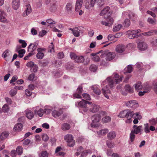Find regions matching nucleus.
I'll return each mask as SVG.
<instances>
[{
    "instance_id": "obj_1",
    "label": "nucleus",
    "mask_w": 157,
    "mask_h": 157,
    "mask_svg": "<svg viewBox=\"0 0 157 157\" xmlns=\"http://www.w3.org/2000/svg\"><path fill=\"white\" fill-rule=\"evenodd\" d=\"M114 83L111 77L108 78L105 81L103 82L101 84V86H105L103 87L102 89V92L104 96L107 99L109 98L110 95V92L109 87L112 88L114 86Z\"/></svg>"
},
{
    "instance_id": "obj_2",
    "label": "nucleus",
    "mask_w": 157,
    "mask_h": 157,
    "mask_svg": "<svg viewBox=\"0 0 157 157\" xmlns=\"http://www.w3.org/2000/svg\"><path fill=\"white\" fill-rule=\"evenodd\" d=\"M106 113L104 111H101L100 112V114H95L92 116V123L91 125L93 127H97L99 126L98 124L96 123H98L101 120V117L100 115L102 116L106 115Z\"/></svg>"
},
{
    "instance_id": "obj_3",
    "label": "nucleus",
    "mask_w": 157,
    "mask_h": 157,
    "mask_svg": "<svg viewBox=\"0 0 157 157\" xmlns=\"http://www.w3.org/2000/svg\"><path fill=\"white\" fill-rule=\"evenodd\" d=\"M90 102L86 101L84 100H82V101L76 103L75 105L81 108H83V111L86 112L88 110V107L89 104Z\"/></svg>"
},
{
    "instance_id": "obj_4",
    "label": "nucleus",
    "mask_w": 157,
    "mask_h": 157,
    "mask_svg": "<svg viewBox=\"0 0 157 157\" xmlns=\"http://www.w3.org/2000/svg\"><path fill=\"white\" fill-rule=\"evenodd\" d=\"M101 53V54L100 56L101 57V58L104 57L105 55V52L103 51L102 50H101L100 51L96 53H91V56H94V57L92 58L93 60L96 62H98L100 60V58L99 56H97V55Z\"/></svg>"
},
{
    "instance_id": "obj_5",
    "label": "nucleus",
    "mask_w": 157,
    "mask_h": 157,
    "mask_svg": "<svg viewBox=\"0 0 157 157\" xmlns=\"http://www.w3.org/2000/svg\"><path fill=\"white\" fill-rule=\"evenodd\" d=\"M65 140L68 143V145L70 147H73L75 144V142L73 140V137L72 135L67 134L64 137Z\"/></svg>"
},
{
    "instance_id": "obj_6",
    "label": "nucleus",
    "mask_w": 157,
    "mask_h": 157,
    "mask_svg": "<svg viewBox=\"0 0 157 157\" xmlns=\"http://www.w3.org/2000/svg\"><path fill=\"white\" fill-rule=\"evenodd\" d=\"M136 117L139 120L141 118V116L139 115L138 113H134L133 111H131L127 110V113L126 114L125 117L128 120L130 121L132 117L136 118Z\"/></svg>"
},
{
    "instance_id": "obj_7",
    "label": "nucleus",
    "mask_w": 157,
    "mask_h": 157,
    "mask_svg": "<svg viewBox=\"0 0 157 157\" xmlns=\"http://www.w3.org/2000/svg\"><path fill=\"white\" fill-rule=\"evenodd\" d=\"M140 32L141 30L139 29L133 30H129L127 32V33L129 38L132 39L136 37L137 36V34Z\"/></svg>"
},
{
    "instance_id": "obj_8",
    "label": "nucleus",
    "mask_w": 157,
    "mask_h": 157,
    "mask_svg": "<svg viewBox=\"0 0 157 157\" xmlns=\"http://www.w3.org/2000/svg\"><path fill=\"white\" fill-rule=\"evenodd\" d=\"M88 107L90 111L93 113L97 112L99 110L100 108L99 105L95 104L92 103L91 102H90V103L89 104Z\"/></svg>"
},
{
    "instance_id": "obj_9",
    "label": "nucleus",
    "mask_w": 157,
    "mask_h": 157,
    "mask_svg": "<svg viewBox=\"0 0 157 157\" xmlns=\"http://www.w3.org/2000/svg\"><path fill=\"white\" fill-rule=\"evenodd\" d=\"M38 44V41H36L33 43H31L28 47V49H44L40 48Z\"/></svg>"
},
{
    "instance_id": "obj_10",
    "label": "nucleus",
    "mask_w": 157,
    "mask_h": 157,
    "mask_svg": "<svg viewBox=\"0 0 157 157\" xmlns=\"http://www.w3.org/2000/svg\"><path fill=\"white\" fill-rule=\"evenodd\" d=\"M6 16L5 12L3 10H0V21L4 23H7Z\"/></svg>"
},
{
    "instance_id": "obj_11",
    "label": "nucleus",
    "mask_w": 157,
    "mask_h": 157,
    "mask_svg": "<svg viewBox=\"0 0 157 157\" xmlns=\"http://www.w3.org/2000/svg\"><path fill=\"white\" fill-rule=\"evenodd\" d=\"M20 5V0H12V7L14 10H17L18 9Z\"/></svg>"
},
{
    "instance_id": "obj_12",
    "label": "nucleus",
    "mask_w": 157,
    "mask_h": 157,
    "mask_svg": "<svg viewBox=\"0 0 157 157\" xmlns=\"http://www.w3.org/2000/svg\"><path fill=\"white\" fill-rule=\"evenodd\" d=\"M78 92L75 93L73 94L74 97L76 98H81V94L82 92V88L81 86H79L77 89Z\"/></svg>"
},
{
    "instance_id": "obj_13",
    "label": "nucleus",
    "mask_w": 157,
    "mask_h": 157,
    "mask_svg": "<svg viewBox=\"0 0 157 157\" xmlns=\"http://www.w3.org/2000/svg\"><path fill=\"white\" fill-rule=\"evenodd\" d=\"M62 109H60L58 110H54L52 112V116L55 118H57L61 116L63 113Z\"/></svg>"
},
{
    "instance_id": "obj_14",
    "label": "nucleus",
    "mask_w": 157,
    "mask_h": 157,
    "mask_svg": "<svg viewBox=\"0 0 157 157\" xmlns=\"http://www.w3.org/2000/svg\"><path fill=\"white\" fill-rule=\"evenodd\" d=\"M2 56L5 58L6 60L8 61L9 58H11V55L9 50H6L2 54Z\"/></svg>"
},
{
    "instance_id": "obj_15",
    "label": "nucleus",
    "mask_w": 157,
    "mask_h": 157,
    "mask_svg": "<svg viewBox=\"0 0 157 157\" xmlns=\"http://www.w3.org/2000/svg\"><path fill=\"white\" fill-rule=\"evenodd\" d=\"M113 19L111 17H109L107 20V21H101V23L103 25L106 26H110L113 24Z\"/></svg>"
},
{
    "instance_id": "obj_16",
    "label": "nucleus",
    "mask_w": 157,
    "mask_h": 157,
    "mask_svg": "<svg viewBox=\"0 0 157 157\" xmlns=\"http://www.w3.org/2000/svg\"><path fill=\"white\" fill-rule=\"evenodd\" d=\"M115 56V54L113 52H109L106 55V59L110 61L113 59Z\"/></svg>"
},
{
    "instance_id": "obj_17",
    "label": "nucleus",
    "mask_w": 157,
    "mask_h": 157,
    "mask_svg": "<svg viewBox=\"0 0 157 157\" xmlns=\"http://www.w3.org/2000/svg\"><path fill=\"white\" fill-rule=\"evenodd\" d=\"M83 3L82 0H77L76 2L75 10L78 11L80 9Z\"/></svg>"
},
{
    "instance_id": "obj_18",
    "label": "nucleus",
    "mask_w": 157,
    "mask_h": 157,
    "mask_svg": "<svg viewBox=\"0 0 157 157\" xmlns=\"http://www.w3.org/2000/svg\"><path fill=\"white\" fill-rule=\"evenodd\" d=\"M26 117L29 119H32L34 117V114L33 112L29 109L25 111Z\"/></svg>"
},
{
    "instance_id": "obj_19",
    "label": "nucleus",
    "mask_w": 157,
    "mask_h": 157,
    "mask_svg": "<svg viewBox=\"0 0 157 157\" xmlns=\"http://www.w3.org/2000/svg\"><path fill=\"white\" fill-rule=\"evenodd\" d=\"M31 12L30 6L29 5H28L26 6V10L23 13V15L25 17L28 15Z\"/></svg>"
},
{
    "instance_id": "obj_20",
    "label": "nucleus",
    "mask_w": 157,
    "mask_h": 157,
    "mask_svg": "<svg viewBox=\"0 0 157 157\" xmlns=\"http://www.w3.org/2000/svg\"><path fill=\"white\" fill-rule=\"evenodd\" d=\"M134 130L132 131L135 134H137L141 132V130L142 128L141 126H139L137 127L136 125H134L133 126Z\"/></svg>"
},
{
    "instance_id": "obj_21",
    "label": "nucleus",
    "mask_w": 157,
    "mask_h": 157,
    "mask_svg": "<svg viewBox=\"0 0 157 157\" xmlns=\"http://www.w3.org/2000/svg\"><path fill=\"white\" fill-rule=\"evenodd\" d=\"M116 135V133L115 132L112 131L107 134V136L108 139L109 140H112L115 138Z\"/></svg>"
},
{
    "instance_id": "obj_22",
    "label": "nucleus",
    "mask_w": 157,
    "mask_h": 157,
    "mask_svg": "<svg viewBox=\"0 0 157 157\" xmlns=\"http://www.w3.org/2000/svg\"><path fill=\"white\" fill-rule=\"evenodd\" d=\"M22 127V124L21 123H18L15 125L13 129L16 132H19L21 130Z\"/></svg>"
},
{
    "instance_id": "obj_23",
    "label": "nucleus",
    "mask_w": 157,
    "mask_h": 157,
    "mask_svg": "<svg viewBox=\"0 0 157 157\" xmlns=\"http://www.w3.org/2000/svg\"><path fill=\"white\" fill-rule=\"evenodd\" d=\"M133 70V68L132 67V65H129L124 69V73L125 75H126L128 73H130Z\"/></svg>"
},
{
    "instance_id": "obj_24",
    "label": "nucleus",
    "mask_w": 157,
    "mask_h": 157,
    "mask_svg": "<svg viewBox=\"0 0 157 157\" xmlns=\"http://www.w3.org/2000/svg\"><path fill=\"white\" fill-rule=\"evenodd\" d=\"M137 104L135 100H132L128 101L126 103V105L128 107H133L136 104L137 105Z\"/></svg>"
},
{
    "instance_id": "obj_25",
    "label": "nucleus",
    "mask_w": 157,
    "mask_h": 157,
    "mask_svg": "<svg viewBox=\"0 0 157 157\" xmlns=\"http://www.w3.org/2000/svg\"><path fill=\"white\" fill-rule=\"evenodd\" d=\"M70 125L67 123H64L62 124L61 129L63 131H66L70 129Z\"/></svg>"
},
{
    "instance_id": "obj_26",
    "label": "nucleus",
    "mask_w": 157,
    "mask_h": 157,
    "mask_svg": "<svg viewBox=\"0 0 157 157\" xmlns=\"http://www.w3.org/2000/svg\"><path fill=\"white\" fill-rule=\"evenodd\" d=\"M109 131V130L107 128L102 129L98 132V135L100 136H101L105 135Z\"/></svg>"
},
{
    "instance_id": "obj_27",
    "label": "nucleus",
    "mask_w": 157,
    "mask_h": 157,
    "mask_svg": "<svg viewBox=\"0 0 157 157\" xmlns=\"http://www.w3.org/2000/svg\"><path fill=\"white\" fill-rule=\"evenodd\" d=\"M84 61V57L82 56H77L75 62L77 63H82Z\"/></svg>"
},
{
    "instance_id": "obj_28",
    "label": "nucleus",
    "mask_w": 157,
    "mask_h": 157,
    "mask_svg": "<svg viewBox=\"0 0 157 157\" xmlns=\"http://www.w3.org/2000/svg\"><path fill=\"white\" fill-rule=\"evenodd\" d=\"M114 78L115 80L116 84H117L122 81V77H120L117 74H115L114 76Z\"/></svg>"
},
{
    "instance_id": "obj_29",
    "label": "nucleus",
    "mask_w": 157,
    "mask_h": 157,
    "mask_svg": "<svg viewBox=\"0 0 157 157\" xmlns=\"http://www.w3.org/2000/svg\"><path fill=\"white\" fill-rule=\"evenodd\" d=\"M135 89L138 91L141 90L143 86L140 82H138L135 84Z\"/></svg>"
},
{
    "instance_id": "obj_30",
    "label": "nucleus",
    "mask_w": 157,
    "mask_h": 157,
    "mask_svg": "<svg viewBox=\"0 0 157 157\" xmlns=\"http://www.w3.org/2000/svg\"><path fill=\"white\" fill-rule=\"evenodd\" d=\"M139 5H140V10L141 11H142V5H143L144 6L146 5L147 4V0H139Z\"/></svg>"
},
{
    "instance_id": "obj_31",
    "label": "nucleus",
    "mask_w": 157,
    "mask_h": 157,
    "mask_svg": "<svg viewBox=\"0 0 157 157\" xmlns=\"http://www.w3.org/2000/svg\"><path fill=\"white\" fill-rule=\"evenodd\" d=\"M34 113L39 117H41L44 114V110L41 109H40L38 110H36L34 111Z\"/></svg>"
},
{
    "instance_id": "obj_32",
    "label": "nucleus",
    "mask_w": 157,
    "mask_h": 157,
    "mask_svg": "<svg viewBox=\"0 0 157 157\" xmlns=\"http://www.w3.org/2000/svg\"><path fill=\"white\" fill-rule=\"evenodd\" d=\"M80 30L78 28H74V30L73 33L74 36L78 37L79 36Z\"/></svg>"
},
{
    "instance_id": "obj_33",
    "label": "nucleus",
    "mask_w": 157,
    "mask_h": 157,
    "mask_svg": "<svg viewBox=\"0 0 157 157\" xmlns=\"http://www.w3.org/2000/svg\"><path fill=\"white\" fill-rule=\"evenodd\" d=\"M66 10L67 11L70 13H71L72 9V3H68L67 4L66 6Z\"/></svg>"
},
{
    "instance_id": "obj_34",
    "label": "nucleus",
    "mask_w": 157,
    "mask_h": 157,
    "mask_svg": "<svg viewBox=\"0 0 157 157\" xmlns=\"http://www.w3.org/2000/svg\"><path fill=\"white\" fill-rule=\"evenodd\" d=\"M109 7L106 6L102 10L101 13H100V15L101 16H102L108 12L109 10Z\"/></svg>"
},
{
    "instance_id": "obj_35",
    "label": "nucleus",
    "mask_w": 157,
    "mask_h": 157,
    "mask_svg": "<svg viewBox=\"0 0 157 157\" xmlns=\"http://www.w3.org/2000/svg\"><path fill=\"white\" fill-rule=\"evenodd\" d=\"M92 89L93 92L96 94L99 95L101 93V91L100 90L96 87H92Z\"/></svg>"
},
{
    "instance_id": "obj_36",
    "label": "nucleus",
    "mask_w": 157,
    "mask_h": 157,
    "mask_svg": "<svg viewBox=\"0 0 157 157\" xmlns=\"http://www.w3.org/2000/svg\"><path fill=\"white\" fill-rule=\"evenodd\" d=\"M126 48L128 49H132L135 48L136 47V45L133 43H129L125 45Z\"/></svg>"
},
{
    "instance_id": "obj_37",
    "label": "nucleus",
    "mask_w": 157,
    "mask_h": 157,
    "mask_svg": "<svg viewBox=\"0 0 157 157\" xmlns=\"http://www.w3.org/2000/svg\"><path fill=\"white\" fill-rule=\"evenodd\" d=\"M148 22L152 25H154L156 24V20L155 18H152L151 17L148 18Z\"/></svg>"
},
{
    "instance_id": "obj_38",
    "label": "nucleus",
    "mask_w": 157,
    "mask_h": 157,
    "mask_svg": "<svg viewBox=\"0 0 157 157\" xmlns=\"http://www.w3.org/2000/svg\"><path fill=\"white\" fill-rule=\"evenodd\" d=\"M122 26L121 24H118L114 26L113 29V31L116 32L119 31Z\"/></svg>"
},
{
    "instance_id": "obj_39",
    "label": "nucleus",
    "mask_w": 157,
    "mask_h": 157,
    "mask_svg": "<svg viewBox=\"0 0 157 157\" xmlns=\"http://www.w3.org/2000/svg\"><path fill=\"white\" fill-rule=\"evenodd\" d=\"M127 113V110H124L121 112L118 116L119 117H125Z\"/></svg>"
},
{
    "instance_id": "obj_40",
    "label": "nucleus",
    "mask_w": 157,
    "mask_h": 157,
    "mask_svg": "<svg viewBox=\"0 0 157 157\" xmlns=\"http://www.w3.org/2000/svg\"><path fill=\"white\" fill-rule=\"evenodd\" d=\"M130 20L127 18L126 19L123 23V25L125 27H128L130 26Z\"/></svg>"
},
{
    "instance_id": "obj_41",
    "label": "nucleus",
    "mask_w": 157,
    "mask_h": 157,
    "mask_svg": "<svg viewBox=\"0 0 157 157\" xmlns=\"http://www.w3.org/2000/svg\"><path fill=\"white\" fill-rule=\"evenodd\" d=\"M111 118L109 116H105L103 117L102 119V121L103 123H106L110 121Z\"/></svg>"
},
{
    "instance_id": "obj_42",
    "label": "nucleus",
    "mask_w": 157,
    "mask_h": 157,
    "mask_svg": "<svg viewBox=\"0 0 157 157\" xmlns=\"http://www.w3.org/2000/svg\"><path fill=\"white\" fill-rule=\"evenodd\" d=\"M9 135L8 133L6 132H3L1 135L0 138L1 139L3 140L6 138Z\"/></svg>"
},
{
    "instance_id": "obj_43",
    "label": "nucleus",
    "mask_w": 157,
    "mask_h": 157,
    "mask_svg": "<svg viewBox=\"0 0 157 157\" xmlns=\"http://www.w3.org/2000/svg\"><path fill=\"white\" fill-rule=\"evenodd\" d=\"M17 153L19 155H20L23 152V148L21 146H18L16 149Z\"/></svg>"
},
{
    "instance_id": "obj_44",
    "label": "nucleus",
    "mask_w": 157,
    "mask_h": 157,
    "mask_svg": "<svg viewBox=\"0 0 157 157\" xmlns=\"http://www.w3.org/2000/svg\"><path fill=\"white\" fill-rule=\"evenodd\" d=\"M149 122L150 124L155 125L157 124V119L153 118L149 120Z\"/></svg>"
},
{
    "instance_id": "obj_45",
    "label": "nucleus",
    "mask_w": 157,
    "mask_h": 157,
    "mask_svg": "<svg viewBox=\"0 0 157 157\" xmlns=\"http://www.w3.org/2000/svg\"><path fill=\"white\" fill-rule=\"evenodd\" d=\"M44 56L43 52L41 51H38V52L36 54L37 58L39 59H42Z\"/></svg>"
},
{
    "instance_id": "obj_46",
    "label": "nucleus",
    "mask_w": 157,
    "mask_h": 157,
    "mask_svg": "<svg viewBox=\"0 0 157 157\" xmlns=\"http://www.w3.org/2000/svg\"><path fill=\"white\" fill-rule=\"evenodd\" d=\"M9 110V106L6 104L3 105L2 107V110L4 112H7Z\"/></svg>"
},
{
    "instance_id": "obj_47",
    "label": "nucleus",
    "mask_w": 157,
    "mask_h": 157,
    "mask_svg": "<svg viewBox=\"0 0 157 157\" xmlns=\"http://www.w3.org/2000/svg\"><path fill=\"white\" fill-rule=\"evenodd\" d=\"M97 68V67L96 65L94 64H92L90 66L89 69L90 71L94 72L96 71Z\"/></svg>"
},
{
    "instance_id": "obj_48",
    "label": "nucleus",
    "mask_w": 157,
    "mask_h": 157,
    "mask_svg": "<svg viewBox=\"0 0 157 157\" xmlns=\"http://www.w3.org/2000/svg\"><path fill=\"white\" fill-rule=\"evenodd\" d=\"M125 89L126 90L128 91L129 93H132L133 92V90L131 87L128 84L125 85Z\"/></svg>"
},
{
    "instance_id": "obj_49",
    "label": "nucleus",
    "mask_w": 157,
    "mask_h": 157,
    "mask_svg": "<svg viewBox=\"0 0 157 157\" xmlns=\"http://www.w3.org/2000/svg\"><path fill=\"white\" fill-rule=\"evenodd\" d=\"M25 52V50H19L18 51V56L20 58H22L24 56V54Z\"/></svg>"
},
{
    "instance_id": "obj_50",
    "label": "nucleus",
    "mask_w": 157,
    "mask_h": 157,
    "mask_svg": "<svg viewBox=\"0 0 157 157\" xmlns=\"http://www.w3.org/2000/svg\"><path fill=\"white\" fill-rule=\"evenodd\" d=\"M19 43L21 44V47L23 48H25L27 46V43L25 41L23 40L20 39L19 40Z\"/></svg>"
},
{
    "instance_id": "obj_51",
    "label": "nucleus",
    "mask_w": 157,
    "mask_h": 157,
    "mask_svg": "<svg viewBox=\"0 0 157 157\" xmlns=\"http://www.w3.org/2000/svg\"><path fill=\"white\" fill-rule=\"evenodd\" d=\"M138 44V48L139 49H144L143 48L144 46V43L142 41L137 42Z\"/></svg>"
},
{
    "instance_id": "obj_52",
    "label": "nucleus",
    "mask_w": 157,
    "mask_h": 157,
    "mask_svg": "<svg viewBox=\"0 0 157 157\" xmlns=\"http://www.w3.org/2000/svg\"><path fill=\"white\" fill-rule=\"evenodd\" d=\"M17 90L14 88L10 91V94L12 97L13 96L17 94Z\"/></svg>"
},
{
    "instance_id": "obj_53",
    "label": "nucleus",
    "mask_w": 157,
    "mask_h": 157,
    "mask_svg": "<svg viewBox=\"0 0 157 157\" xmlns=\"http://www.w3.org/2000/svg\"><path fill=\"white\" fill-rule=\"evenodd\" d=\"M126 46L122 44H119L117 45L116 48V49H125Z\"/></svg>"
},
{
    "instance_id": "obj_54",
    "label": "nucleus",
    "mask_w": 157,
    "mask_h": 157,
    "mask_svg": "<svg viewBox=\"0 0 157 157\" xmlns=\"http://www.w3.org/2000/svg\"><path fill=\"white\" fill-rule=\"evenodd\" d=\"M42 140L44 141H47L49 139V137L48 135L46 134H44L42 136Z\"/></svg>"
},
{
    "instance_id": "obj_55",
    "label": "nucleus",
    "mask_w": 157,
    "mask_h": 157,
    "mask_svg": "<svg viewBox=\"0 0 157 157\" xmlns=\"http://www.w3.org/2000/svg\"><path fill=\"white\" fill-rule=\"evenodd\" d=\"M83 98L86 99L88 100H91L89 95L86 93H84L82 94Z\"/></svg>"
},
{
    "instance_id": "obj_56",
    "label": "nucleus",
    "mask_w": 157,
    "mask_h": 157,
    "mask_svg": "<svg viewBox=\"0 0 157 157\" xmlns=\"http://www.w3.org/2000/svg\"><path fill=\"white\" fill-rule=\"evenodd\" d=\"M128 16L131 20L134 21L136 18V15L133 13H131L128 15Z\"/></svg>"
},
{
    "instance_id": "obj_57",
    "label": "nucleus",
    "mask_w": 157,
    "mask_h": 157,
    "mask_svg": "<svg viewBox=\"0 0 157 157\" xmlns=\"http://www.w3.org/2000/svg\"><path fill=\"white\" fill-rule=\"evenodd\" d=\"M155 13V12H153V11L152 10H148V14L151 15V16L152 17L154 18H156V16Z\"/></svg>"
},
{
    "instance_id": "obj_58",
    "label": "nucleus",
    "mask_w": 157,
    "mask_h": 157,
    "mask_svg": "<svg viewBox=\"0 0 157 157\" xmlns=\"http://www.w3.org/2000/svg\"><path fill=\"white\" fill-rule=\"evenodd\" d=\"M135 133L131 131V133L130 134V141L132 142L134 140L135 137Z\"/></svg>"
},
{
    "instance_id": "obj_59",
    "label": "nucleus",
    "mask_w": 157,
    "mask_h": 157,
    "mask_svg": "<svg viewBox=\"0 0 157 157\" xmlns=\"http://www.w3.org/2000/svg\"><path fill=\"white\" fill-rule=\"evenodd\" d=\"M48 153L46 151H43L41 153L40 157H48Z\"/></svg>"
},
{
    "instance_id": "obj_60",
    "label": "nucleus",
    "mask_w": 157,
    "mask_h": 157,
    "mask_svg": "<svg viewBox=\"0 0 157 157\" xmlns=\"http://www.w3.org/2000/svg\"><path fill=\"white\" fill-rule=\"evenodd\" d=\"M107 145L110 148H113L114 147V144L112 142L110 141H107L106 143Z\"/></svg>"
},
{
    "instance_id": "obj_61",
    "label": "nucleus",
    "mask_w": 157,
    "mask_h": 157,
    "mask_svg": "<svg viewBox=\"0 0 157 157\" xmlns=\"http://www.w3.org/2000/svg\"><path fill=\"white\" fill-rule=\"evenodd\" d=\"M70 56L71 59H73L75 61V60L77 56H76V54L74 53H71Z\"/></svg>"
},
{
    "instance_id": "obj_62",
    "label": "nucleus",
    "mask_w": 157,
    "mask_h": 157,
    "mask_svg": "<svg viewBox=\"0 0 157 157\" xmlns=\"http://www.w3.org/2000/svg\"><path fill=\"white\" fill-rule=\"evenodd\" d=\"M55 66L57 67H59L62 64L61 61L57 60L55 61Z\"/></svg>"
},
{
    "instance_id": "obj_63",
    "label": "nucleus",
    "mask_w": 157,
    "mask_h": 157,
    "mask_svg": "<svg viewBox=\"0 0 157 157\" xmlns=\"http://www.w3.org/2000/svg\"><path fill=\"white\" fill-rule=\"evenodd\" d=\"M38 69V67L36 65H34L31 69V71L35 72L37 71Z\"/></svg>"
},
{
    "instance_id": "obj_64",
    "label": "nucleus",
    "mask_w": 157,
    "mask_h": 157,
    "mask_svg": "<svg viewBox=\"0 0 157 157\" xmlns=\"http://www.w3.org/2000/svg\"><path fill=\"white\" fill-rule=\"evenodd\" d=\"M34 65H35V64L34 62L32 61H30L28 62L26 64L27 67H32Z\"/></svg>"
}]
</instances>
